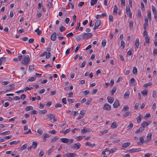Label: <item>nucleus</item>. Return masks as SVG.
I'll return each instance as SVG.
<instances>
[{
	"mask_svg": "<svg viewBox=\"0 0 157 157\" xmlns=\"http://www.w3.org/2000/svg\"><path fill=\"white\" fill-rule=\"evenodd\" d=\"M130 113H131L130 112H129V111L127 112H126L124 114L123 116L124 117H126L128 116Z\"/></svg>",
	"mask_w": 157,
	"mask_h": 157,
	"instance_id": "obj_40",
	"label": "nucleus"
},
{
	"mask_svg": "<svg viewBox=\"0 0 157 157\" xmlns=\"http://www.w3.org/2000/svg\"><path fill=\"white\" fill-rule=\"evenodd\" d=\"M34 69V67L33 66V65H31V66H30L29 67V70L30 71H33Z\"/></svg>",
	"mask_w": 157,
	"mask_h": 157,
	"instance_id": "obj_56",
	"label": "nucleus"
},
{
	"mask_svg": "<svg viewBox=\"0 0 157 157\" xmlns=\"http://www.w3.org/2000/svg\"><path fill=\"white\" fill-rule=\"evenodd\" d=\"M56 93V90L52 91L51 92V95L52 96H53L54 95H55Z\"/></svg>",
	"mask_w": 157,
	"mask_h": 157,
	"instance_id": "obj_64",
	"label": "nucleus"
},
{
	"mask_svg": "<svg viewBox=\"0 0 157 157\" xmlns=\"http://www.w3.org/2000/svg\"><path fill=\"white\" fill-rule=\"evenodd\" d=\"M86 65V62L84 61L80 65V66L81 68L84 67Z\"/></svg>",
	"mask_w": 157,
	"mask_h": 157,
	"instance_id": "obj_47",
	"label": "nucleus"
},
{
	"mask_svg": "<svg viewBox=\"0 0 157 157\" xmlns=\"http://www.w3.org/2000/svg\"><path fill=\"white\" fill-rule=\"evenodd\" d=\"M36 78V77H31L30 78L28 79L27 80V82H28L29 81L32 82V81H34L35 80Z\"/></svg>",
	"mask_w": 157,
	"mask_h": 157,
	"instance_id": "obj_28",
	"label": "nucleus"
},
{
	"mask_svg": "<svg viewBox=\"0 0 157 157\" xmlns=\"http://www.w3.org/2000/svg\"><path fill=\"white\" fill-rule=\"evenodd\" d=\"M138 15L139 17L141 18V13L140 10H138Z\"/></svg>",
	"mask_w": 157,
	"mask_h": 157,
	"instance_id": "obj_60",
	"label": "nucleus"
},
{
	"mask_svg": "<svg viewBox=\"0 0 157 157\" xmlns=\"http://www.w3.org/2000/svg\"><path fill=\"white\" fill-rule=\"evenodd\" d=\"M44 154V151L41 150L39 154V156L40 157L43 156Z\"/></svg>",
	"mask_w": 157,
	"mask_h": 157,
	"instance_id": "obj_48",
	"label": "nucleus"
},
{
	"mask_svg": "<svg viewBox=\"0 0 157 157\" xmlns=\"http://www.w3.org/2000/svg\"><path fill=\"white\" fill-rule=\"evenodd\" d=\"M130 94V91H127L124 95V98L127 99L129 97Z\"/></svg>",
	"mask_w": 157,
	"mask_h": 157,
	"instance_id": "obj_14",
	"label": "nucleus"
},
{
	"mask_svg": "<svg viewBox=\"0 0 157 157\" xmlns=\"http://www.w3.org/2000/svg\"><path fill=\"white\" fill-rule=\"evenodd\" d=\"M81 144L79 143H77L74 144L72 147L73 149L75 150H78L80 147Z\"/></svg>",
	"mask_w": 157,
	"mask_h": 157,
	"instance_id": "obj_2",
	"label": "nucleus"
},
{
	"mask_svg": "<svg viewBox=\"0 0 157 157\" xmlns=\"http://www.w3.org/2000/svg\"><path fill=\"white\" fill-rule=\"evenodd\" d=\"M118 10V8L117 6L115 5L114 6V8L113 9V12L117 13V10Z\"/></svg>",
	"mask_w": 157,
	"mask_h": 157,
	"instance_id": "obj_42",
	"label": "nucleus"
},
{
	"mask_svg": "<svg viewBox=\"0 0 157 157\" xmlns=\"http://www.w3.org/2000/svg\"><path fill=\"white\" fill-rule=\"evenodd\" d=\"M150 38L148 36H146L145 38V42L147 43H150Z\"/></svg>",
	"mask_w": 157,
	"mask_h": 157,
	"instance_id": "obj_24",
	"label": "nucleus"
},
{
	"mask_svg": "<svg viewBox=\"0 0 157 157\" xmlns=\"http://www.w3.org/2000/svg\"><path fill=\"white\" fill-rule=\"evenodd\" d=\"M106 44V40H102L101 43L103 47H105Z\"/></svg>",
	"mask_w": 157,
	"mask_h": 157,
	"instance_id": "obj_44",
	"label": "nucleus"
},
{
	"mask_svg": "<svg viewBox=\"0 0 157 157\" xmlns=\"http://www.w3.org/2000/svg\"><path fill=\"white\" fill-rule=\"evenodd\" d=\"M151 8L152 11L154 13H157L155 8L153 5H152Z\"/></svg>",
	"mask_w": 157,
	"mask_h": 157,
	"instance_id": "obj_50",
	"label": "nucleus"
},
{
	"mask_svg": "<svg viewBox=\"0 0 157 157\" xmlns=\"http://www.w3.org/2000/svg\"><path fill=\"white\" fill-rule=\"evenodd\" d=\"M29 60L30 58L29 56L28 55L26 56L23 59L24 62V64L26 65H27L28 63Z\"/></svg>",
	"mask_w": 157,
	"mask_h": 157,
	"instance_id": "obj_4",
	"label": "nucleus"
},
{
	"mask_svg": "<svg viewBox=\"0 0 157 157\" xmlns=\"http://www.w3.org/2000/svg\"><path fill=\"white\" fill-rule=\"evenodd\" d=\"M109 20L110 21H111L113 22V17L112 15H109Z\"/></svg>",
	"mask_w": 157,
	"mask_h": 157,
	"instance_id": "obj_51",
	"label": "nucleus"
},
{
	"mask_svg": "<svg viewBox=\"0 0 157 157\" xmlns=\"http://www.w3.org/2000/svg\"><path fill=\"white\" fill-rule=\"evenodd\" d=\"M59 138L58 136H56L54 137L51 140L52 142H54L56 141Z\"/></svg>",
	"mask_w": 157,
	"mask_h": 157,
	"instance_id": "obj_34",
	"label": "nucleus"
},
{
	"mask_svg": "<svg viewBox=\"0 0 157 157\" xmlns=\"http://www.w3.org/2000/svg\"><path fill=\"white\" fill-rule=\"evenodd\" d=\"M149 124H149L148 123L145 121H144L142 123V124H141V126H144L145 127V126H147Z\"/></svg>",
	"mask_w": 157,
	"mask_h": 157,
	"instance_id": "obj_25",
	"label": "nucleus"
},
{
	"mask_svg": "<svg viewBox=\"0 0 157 157\" xmlns=\"http://www.w3.org/2000/svg\"><path fill=\"white\" fill-rule=\"evenodd\" d=\"M98 0H91L90 2V4L93 6L97 2Z\"/></svg>",
	"mask_w": 157,
	"mask_h": 157,
	"instance_id": "obj_33",
	"label": "nucleus"
},
{
	"mask_svg": "<svg viewBox=\"0 0 157 157\" xmlns=\"http://www.w3.org/2000/svg\"><path fill=\"white\" fill-rule=\"evenodd\" d=\"M117 150L116 148H112L110 150H109V152L110 153H114V152H115L116 150Z\"/></svg>",
	"mask_w": 157,
	"mask_h": 157,
	"instance_id": "obj_53",
	"label": "nucleus"
},
{
	"mask_svg": "<svg viewBox=\"0 0 157 157\" xmlns=\"http://www.w3.org/2000/svg\"><path fill=\"white\" fill-rule=\"evenodd\" d=\"M108 132L107 130H104L101 131L100 132V136L103 135L104 134Z\"/></svg>",
	"mask_w": 157,
	"mask_h": 157,
	"instance_id": "obj_36",
	"label": "nucleus"
},
{
	"mask_svg": "<svg viewBox=\"0 0 157 157\" xmlns=\"http://www.w3.org/2000/svg\"><path fill=\"white\" fill-rule=\"evenodd\" d=\"M82 139V136H78L76 137V139L77 141H80Z\"/></svg>",
	"mask_w": 157,
	"mask_h": 157,
	"instance_id": "obj_58",
	"label": "nucleus"
},
{
	"mask_svg": "<svg viewBox=\"0 0 157 157\" xmlns=\"http://www.w3.org/2000/svg\"><path fill=\"white\" fill-rule=\"evenodd\" d=\"M33 109V107L31 106H29L26 107L25 108V110L26 111H28L30 110H32Z\"/></svg>",
	"mask_w": 157,
	"mask_h": 157,
	"instance_id": "obj_23",
	"label": "nucleus"
},
{
	"mask_svg": "<svg viewBox=\"0 0 157 157\" xmlns=\"http://www.w3.org/2000/svg\"><path fill=\"white\" fill-rule=\"evenodd\" d=\"M133 21L131 20L130 21L129 25L130 26V29H132L133 28Z\"/></svg>",
	"mask_w": 157,
	"mask_h": 157,
	"instance_id": "obj_31",
	"label": "nucleus"
},
{
	"mask_svg": "<svg viewBox=\"0 0 157 157\" xmlns=\"http://www.w3.org/2000/svg\"><path fill=\"white\" fill-rule=\"evenodd\" d=\"M147 17L149 19V21H150L151 20V11L150 10H148L147 11Z\"/></svg>",
	"mask_w": 157,
	"mask_h": 157,
	"instance_id": "obj_18",
	"label": "nucleus"
},
{
	"mask_svg": "<svg viewBox=\"0 0 157 157\" xmlns=\"http://www.w3.org/2000/svg\"><path fill=\"white\" fill-rule=\"evenodd\" d=\"M121 45L123 49H124V48L125 45L124 42L123 40L121 41Z\"/></svg>",
	"mask_w": 157,
	"mask_h": 157,
	"instance_id": "obj_41",
	"label": "nucleus"
},
{
	"mask_svg": "<svg viewBox=\"0 0 157 157\" xmlns=\"http://www.w3.org/2000/svg\"><path fill=\"white\" fill-rule=\"evenodd\" d=\"M6 60L5 57H2L0 58V66L2 64L3 62H5Z\"/></svg>",
	"mask_w": 157,
	"mask_h": 157,
	"instance_id": "obj_21",
	"label": "nucleus"
},
{
	"mask_svg": "<svg viewBox=\"0 0 157 157\" xmlns=\"http://www.w3.org/2000/svg\"><path fill=\"white\" fill-rule=\"evenodd\" d=\"M60 140L61 141L62 143H67L69 141V140L68 139L66 138H61Z\"/></svg>",
	"mask_w": 157,
	"mask_h": 157,
	"instance_id": "obj_10",
	"label": "nucleus"
},
{
	"mask_svg": "<svg viewBox=\"0 0 157 157\" xmlns=\"http://www.w3.org/2000/svg\"><path fill=\"white\" fill-rule=\"evenodd\" d=\"M91 131V129L90 128H83L81 131V132L82 133L88 132H90Z\"/></svg>",
	"mask_w": 157,
	"mask_h": 157,
	"instance_id": "obj_11",
	"label": "nucleus"
},
{
	"mask_svg": "<svg viewBox=\"0 0 157 157\" xmlns=\"http://www.w3.org/2000/svg\"><path fill=\"white\" fill-rule=\"evenodd\" d=\"M33 87H26L24 88V90L25 91L27 90H30L33 89Z\"/></svg>",
	"mask_w": 157,
	"mask_h": 157,
	"instance_id": "obj_52",
	"label": "nucleus"
},
{
	"mask_svg": "<svg viewBox=\"0 0 157 157\" xmlns=\"http://www.w3.org/2000/svg\"><path fill=\"white\" fill-rule=\"evenodd\" d=\"M117 126L118 125L117 124L116 122H114L111 124V127L113 128H116Z\"/></svg>",
	"mask_w": 157,
	"mask_h": 157,
	"instance_id": "obj_27",
	"label": "nucleus"
},
{
	"mask_svg": "<svg viewBox=\"0 0 157 157\" xmlns=\"http://www.w3.org/2000/svg\"><path fill=\"white\" fill-rule=\"evenodd\" d=\"M27 147V144H24L23 145L21 148V150H23L25 149Z\"/></svg>",
	"mask_w": 157,
	"mask_h": 157,
	"instance_id": "obj_38",
	"label": "nucleus"
},
{
	"mask_svg": "<svg viewBox=\"0 0 157 157\" xmlns=\"http://www.w3.org/2000/svg\"><path fill=\"white\" fill-rule=\"evenodd\" d=\"M37 132L39 133L41 135L43 134V131L41 129H39L37 130Z\"/></svg>",
	"mask_w": 157,
	"mask_h": 157,
	"instance_id": "obj_57",
	"label": "nucleus"
},
{
	"mask_svg": "<svg viewBox=\"0 0 157 157\" xmlns=\"http://www.w3.org/2000/svg\"><path fill=\"white\" fill-rule=\"evenodd\" d=\"M51 136V135L50 134H48L46 133H44L42 136V138H43L44 142H46V138H49Z\"/></svg>",
	"mask_w": 157,
	"mask_h": 157,
	"instance_id": "obj_3",
	"label": "nucleus"
},
{
	"mask_svg": "<svg viewBox=\"0 0 157 157\" xmlns=\"http://www.w3.org/2000/svg\"><path fill=\"white\" fill-rule=\"evenodd\" d=\"M139 39L138 38H137L136 39L135 41V46L137 48H138L139 46Z\"/></svg>",
	"mask_w": 157,
	"mask_h": 157,
	"instance_id": "obj_19",
	"label": "nucleus"
},
{
	"mask_svg": "<svg viewBox=\"0 0 157 157\" xmlns=\"http://www.w3.org/2000/svg\"><path fill=\"white\" fill-rule=\"evenodd\" d=\"M70 130H71V129L70 128H69L68 129H66L65 131L63 133L65 134L68 133L69 132Z\"/></svg>",
	"mask_w": 157,
	"mask_h": 157,
	"instance_id": "obj_59",
	"label": "nucleus"
},
{
	"mask_svg": "<svg viewBox=\"0 0 157 157\" xmlns=\"http://www.w3.org/2000/svg\"><path fill=\"white\" fill-rule=\"evenodd\" d=\"M67 101L68 102L70 103H72L73 102H74L75 101V100L73 99H68Z\"/></svg>",
	"mask_w": 157,
	"mask_h": 157,
	"instance_id": "obj_49",
	"label": "nucleus"
},
{
	"mask_svg": "<svg viewBox=\"0 0 157 157\" xmlns=\"http://www.w3.org/2000/svg\"><path fill=\"white\" fill-rule=\"evenodd\" d=\"M80 46H81V44H79L76 47V48L75 49V52H77V51H78L79 48H80Z\"/></svg>",
	"mask_w": 157,
	"mask_h": 157,
	"instance_id": "obj_54",
	"label": "nucleus"
},
{
	"mask_svg": "<svg viewBox=\"0 0 157 157\" xmlns=\"http://www.w3.org/2000/svg\"><path fill=\"white\" fill-rule=\"evenodd\" d=\"M132 73L133 74L136 75L137 74V69L136 67L133 68Z\"/></svg>",
	"mask_w": 157,
	"mask_h": 157,
	"instance_id": "obj_29",
	"label": "nucleus"
},
{
	"mask_svg": "<svg viewBox=\"0 0 157 157\" xmlns=\"http://www.w3.org/2000/svg\"><path fill=\"white\" fill-rule=\"evenodd\" d=\"M20 143V141H18L17 142L16 141H14L12 142H11L9 144L10 145H12L13 144H19Z\"/></svg>",
	"mask_w": 157,
	"mask_h": 157,
	"instance_id": "obj_30",
	"label": "nucleus"
},
{
	"mask_svg": "<svg viewBox=\"0 0 157 157\" xmlns=\"http://www.w3.org/2000/svg\"><path fill=\"white\" fill-rule=\"evenodd\" d=\"M62 106V105L61 104L57 103L55 105V107H61Z\"/></svg>",
	"mask_w": 157,
	"mask_h": 157,
	"instance_id": "obj_63",
	"label": "nucleus"
},
{
	"mask_svg": "<svg viewBox=\"0 0 157 157\" xmlns=\"http://www.w3.org/2000/svg\"><path fill=\"white\" fill-rule=\"evenodd\" d=\"M48 118L49 119V120L52 119L53 118H54L55 116V114H50L47 115Z\"/></svg>",
	"mask_w": 157,
	"mask_h": 157,
	"instance_id": "obj_15",
	"label": "nucleus"
},
{
	"mask_svg": "<svg viewBox=\"0 0 157 157\" xmlns=\"http://www.w3.org/2000/svg\"><path fill=\"white\" fill-rule=\"evenodd\" d=\"M147 92L148 90H144L141 91V93L143 96H145L147 95Z\"/></svg>",
	"mask_w": 157,
	"mask_h": 157,
	"instance_id": "obj_17",
	"label": "nucleus"
},
{
	"mask_svg": "<svg viewBox=\"0 0 157 157\" xmlns=\"http://www.w3.org/2000/svg\"><path fill=\"white\" fill-rule=\"evenodd\" d=\"M131 145V144L129 142H127L123 144L122 145V147L123 148H126Z\"/></svg>",
	"mask_w": 157,
	"mask_h": 157,
	"instance_id": "obj_12",
	"label": "nucleus"
},
{
	"mask_svg": "<svg viewBox=\"0 0 157 157\" xmlns=\"http://www.w3.org/2000/svg\"><path fill=\"white\" fill-rule=\"evenodd\" d=\"M29 133H30V134H32V132L31 131V129H29L28 131L25 132L24 133V135H26V134H29Z\"/></svg>",
	"mask_w": 157,
	"mask_h": 157,
	"instance_id": "obj_46",
	"label": "nucleus"
},
{
	"mask_svg": "<svg viewBox=\"0 0 157 157\" xmlns=\"http://www.w3.org/2000/svg\"><path fill=\"white\" fill-rule=\"evenodd\" d=\"M37 145V144L35 142H33L32 145V146L33 147L34 149H35Z\"/></svg>",
	"mask_w": 157,
	"mask_h": 157,
	"instance_id": "obj_35",
	"label": "nucleus"
},
{
	"mask_svg": "<svg viewBox=\"0 0 157 157\" xmlns=\"http://www.w3.org/2000/svg\"><path fill=\"white\" fill-rule=\"evenodd\" d=\"M129 109V107L128 106H124V108L122 109V111L125 112L128 110Z\"/></svg>",
	"mask_w": 157,
	"mask_h": 157,
	"instance_id": "obj_37",
	"label": "nucleus"
},
{
	"mask_svg": "<svg viewBox=\"0 0 157 157\" xmlns=\"http://www.w3.org/2000/svg\"><path fill=\"white\" fill-rule=\"evenodd\" d=\"M35 32L37 33L38 35H40L42 33L41 31L40 30L39 28L35 30Z\"/></svg>",
	"mask_w": 157,
	"mask_h": 157,
	"instance_id": "obj_32",
	"label": "nucleus"
},
{
	"mask_svg": "<svg viewBox=\"0 0 157 157\" xmlns=\"http://www.w3.org/2000/svg\"><path fill=\"white\" fill-rule=\"evenodd\" d=\"M54 146L51 148H50L49 150L48 151V154H50V153L53 151V147H54Z\"/></svg>",
	"mask_w": 157,
	"mask_h": 157,
	"instance_id": "obj_55",
	"label": "nucleus"
},
{
	"mask_svg": "<svg viewBox=\"0 0 157 157\" xmlns=\"http://www.w3.org/2000/svg\"><path fill=\"white\" fill-rule=\"evenodd\" d=\"M92 36V34L91 33H85L82 35V38L83 40L91 38Z\"/></svg>",
	"mask_w": 157,
	"mask_h": 157,
	"instance_id": "obj_1",
	"label": "nucleus"
},
{
	"mask_svg": "<svg viewBox=\"0 0 157 157\" xmlns=\"http://www.w3.org/2000/svg\"><path fill=\"white\" fill-rule=\"evenodd\" d=\"M116 88L114 87L112 89V90L111 91V93L112 95H113V94L116 92Z\"/></svg>",
	"mask_w": 157,
	"mask_h": 157,
	"instance_id": "obj_43",
	"label": "nucleus"
},
{
	"mask_svg": "<svg viewBox=\"0 0 157 157\" xmlns=\"http://www.w3.org/2000/svg\"><path fill=\"white\" fill-rule=\"evenodd\" d=\"M140 149L141 148H133L128 150L127 152H136L140 151Z\"/></svg>",
	"mask_w": 157,
	"mask_h": 157,
	"instance_id": "obj_6",
	"label": "nucleus"
},
{
	"mask_svg": "<svg viewBox=\"0 0 157 157\" xmlns=\"http://www.w3.org/2000/svg\"><path fill=\"white\" fill-rule=\"evenodd\" d=\"M76 155V154L75 153H67L64 155V157H74Z\"/></svg>",
	"mask_w": 157,
	"mask_h": 157,
	"instance_id": "obj_5",
	"label": "nucleus"
},
{
	"mask_svg": "<svg viewBox=\"0 0 157 157\" xmlns=\"http://www.w3.org/2000/svg\"><path fill=\"white\" fill-rule=\"evenodd\" d=\"M56 36V33H54L51 36V39L52 41H55Z\"/></svg>",
	"mask_w": 157,
	"mask_h": 157,
	"instance_id": "obj_8",
	"label": "nucleus"
},
{
	"mask_svg": "<svg viewBox=\"0 0 157 157\" xmlns=\"http://www.w3.org/2000/svg\"><path fill=\"white\" fill-rule=\"evenodd\" d=\"M141 116L140 115L137 118V121L138 123H140L141 122Z\"/></svg>",
	"mask_w": 157,
	"mask_h": 157,
	"instance_id": "obj_45",
	"label": "nucleus"
},
{
	"mask_svg": "<svg viewBox=\"0 0 157 157\" xmlns=\"http://www.w3.org/2000/svg\"><path fill=\"white\" fill-rule=\"evenodd\" d=\"M47 110L46 109H44L42 110H40L39 112V113L40 114H46L47 113Z\"/></svg>",
	"mask_w": 157,
	"mask_h": 157,
	"instance_id": "obj_26",
	"label": "nucleus"
},
{
	"mask_svg": "<svg viewBox=\"0 0 157 157\" xmlns=\"http://www.w3.org/2000/svg\"><path fill=\"white\" fill-rule=\"evenodd\" d=\"M62 102L65 104H67L66 98H63L62 100Z\"/></svg>",
	"mask_w": 157,
	"mask_h": 157,
	"instance_id": "obj_62",
	"label": "nucleus"
},
{
	"mask_svg": "<svg viewBox=\"0 0 157 157\" xmlns=\"http://www.w3.org/2000/svg\"><path fill=\"white\" fill-rule=\"evenodd\" d=\"M85 145L86 146H90L92 147H94L95 146V144H91L90 142H87L85 143Z\"/></svg>",
	"mask_w": 157,
	"mask_h": 157,
	"instance_id": "obj_22",
	"label": "nucleus"
},
{
	"mask_svg": "<svg viewBox=\"0 0 157 157\" xmlns=\"http://www.w3.org/2000/svg\"><path fill=\"white\" fill-rule=\"evenodd\" d=\"M101 21L100 20H98L96 22L95 25L98 27L101 25Z\"/></svg>",
	"mask_w": 157,
	"mask_h": 157,
	"instance_id": "obj_20",
	"label": "nucleus"
},
{
	"mask_svg": "<svg viewBox=\"0 0 157 157\" xmlns=\"http://www.w3.org/2000/svg\"><path fill=\"white\" fill-rule=\"evenodd\" d=\"M120 103L117 100H116L113 104V106L114 108H117L120 105Z\"/></svg>",
	"mask_w": 157,
	"mask_h": 157,
	"instance_id": "obj_7",
	"label": "nucleus"
},
{
	"mask_svg": "<svg viewBox=\"0 0 157 157\" xmlns=\"http://www.w3.org/2000/svg\"><path fill=\"white\" fill-rule=\"evenodd\" d=\"M151 136L152 134L151 133H149L148 134L147 137V141H146L147 142H148L150 140H151Z\"/></svg>",
	"mask_w": 157,
	"mask_h": 157,
	"instance_id": "obj_16",
	"label": "nucleus"
},
{
	"mask_svg": "<svg viewBox=\"0 0 157 157\" xmlns=\"http://www.w3.org/2000/svg\"><path fill=\"white\" fill-rule=\"evenodd\" d=\"M104 108L105 109L110 110L111 109V106L109 104L105 103L104 105Z\"/></svg>",
	"mask_w": 157,
	"mask_h": 157,
	"instance_id": "obj_9",
	"label": "nucleus"
},
{
	"mask_svg": "<svg viewBox=\"0 0 157 157\" xmlns=\"http://www.w3.org/2000/svg\"><path fill=\"white\" fill-rule=\"evenodd\" d=\"M107 99L108 101L111 104L113 102L114 100V99L113 98L109 96H108L107 97Z\"/></svg>",
	"mask_w": 157,
	"mask_h": 157,
	"instance_id": "obj_13",
	"label": "nucleus"
},
{
	"mask_svg": "<svg viewBox=\"0 0 157 157\" xmlns=\"http://www.w3.org/2000/svg\"><path fill=\"white\" fill-rule=\"evenodd\" d=\"M133 124L132 123H131L129 125H128L127 127V128L128 130H130L133 127Z\"/></svg>",
	"mask_w": 157,
	"mask_h": 157,
	"instance_id": "obj_39",
	"label": "nucleus"
},
{
	"mask_svg": "<svg viewBox=\"0 0 157 157\" xmlns=\"http://www.w3.org/2000/svg\"><path fill=\"white\" fill-rule=\"evenodd\" d=\"M65 28L63 27H62L60 28V31L61 32H62L65 30Z\"/></svg>",
	"mask_w": 157,
	"mask_h": 157,
	"instance_id": "obj_61",
	"label": "nucleus"
}]
</instances>
